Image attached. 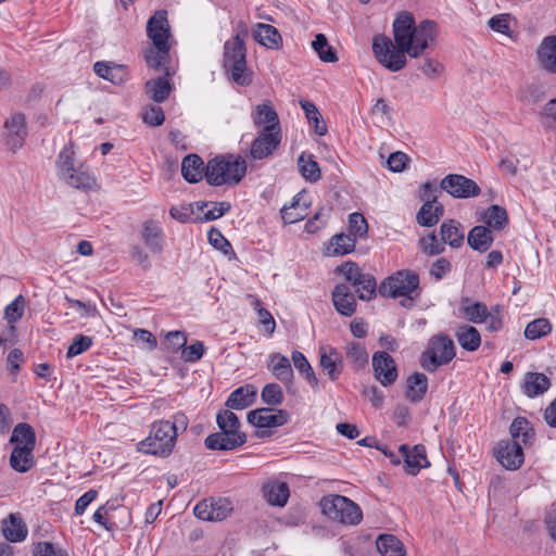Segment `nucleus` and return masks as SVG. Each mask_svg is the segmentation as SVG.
<instances>
[{"label": "nucleus", "mask_w": 556, "mask_h": 556, "mask_svg": "<svg viewBox=\"0 0 556 556\" xmlns=\"http://www.w3.org/2000/svg\"><path fill=\"white\" fill-rule=\"evenodd\" d=\"M393 40L379 34L372 38V53L379 64L390 72H399L407 64V56L417 59L435 42L437 24L430 20L415 23L413 14L400 13L392 25Z\"/></svg>", "instance_id": "f257e3e1"}, {"label": "nucleus", "mask_w": 556, "mask_h": 556, "mask_svg": "<svg viewBox=\"0 0 556 556\" xmlns=\"http://www.w3.org/2000/svg\"><path fill=\"white\" fill-rule=\"evenodd\" d=\"M216 422L220 431L205 439V446L208 450L230 451L245 443L247 435L240 431L239 418L229 408L217 413Z\"/></svg>", "instance_id": "f03ea898"}, {"label": "nucleus", "mask_w": 556, "mask_h": 556, "mask_svg": "<svg viewBox=\"0 0 556 556\" xmlns=\"http://www.w3.org/2000/svg\"><path fill=\"white\" fill-rule=\"evenodd\" d=\"M245 173V161L232 154L216 156L205 166V178L211 186L237 185Z\"/></svg>", "instance_id": "7ed1b4c3"}, {"label": "nucleus", "mask_w": 556, "mask_h": 556, "mask_svg": "<svg viewBox=\"0 0 556 556\" xmlns=\"http://www.w3.org/2000/svg\"><path fill=\"white\" fill-rule=\"evenodd\" d=\"M58 177L67 186L88 191L96 186V178L83 165L75 166V151L73 146H65L56 159Z\"/></svg>", "instance_id": "20e7f679"}, {"label": "nucleus", "mask_w": 556, "mask_h": 556, "mask_svg": "<svg viewBox=\"0 0 556 556\" xmlns=\"http://www.w3.org/2000/svg\"><path fill=\"white\" fill-rule=\"evenodd\" d=\"M378 291L383 298H405L401 304L407 306L408 302L410 305L412 301L420 293L419 276L409 269L397 270L381 282Z\"/></svg>", "instance_id": "39448f33"}, {"label": "nucleus", "mask_w": 556, "mask_h": 556, "mask_svg": "<svg viewBox=\"0 0 556 556\" xmlns=\"http://www.w3.org/2000/svg\"><path fill=\"white\" fill-rule=\"evenodd\" d=\"M175 432H170L167 420L152 422L149 435L137 444L140 453L159 457H168L176 445Z\"/></svg>", "instance_id": "423d86ee"}, {"label": "nucleus", "mask_w": 556, "mask_h": 556, "mask_svg": "<svg viewBox=\"0 0 556 556\" xmlns=\"http://www.w3.org/2000/svg\"><path fill=\"white\" fill-rule=\"evenodd\" d=\"M320 507L325 516L343 525H358L363 519L361 507L343 495L323 497Z\"/></svg>", "instance_id": "0eeeda50"}, {"label": "nucleus", "mask_w": 556, "mask_h": 556, "mask_svg": "<svg viewBox=\"0 0 556 556\" xmlns=\"http://www.w3.org/2000/svg\"><path fill=\"white\" fill-rule=\"evenodd\" d=\"M224 67L231 73L235 83L241 86L249 85L245 60V47L243 37L237 34L231 40H227L224 46Z\"/></svg>", "instance_id": "6e6552de"}, {"label": "nucleus", "mask_w": 556, "mask_h": 556, "mask_svg": "<svg viewBox=\"0 0 556 556\" xmlns=\"http://www.w3.org/2000/svg\"><path fill=\"white\" fill-rule=\"evenodd\" d=\"M455 355L453 341L445 334H438L429 340L427 349L420 356V365L425 370L433 372L448 364Z\"/></svg>", "instance_id": "1a4fd4ad"}, {"label": "nucleus", "mask_w": 556, "mask_h": 556, "mask_svg": "<svg viewBox=\"0 0 556 556\" xmlns=\"http://www.w3.org/2000/svg\"><path fill=\"white\" fill-rule=\"evenodd\" d=\"M440 188L456 199H468L480 194L479 186L470 178L458 174L446 175Z\"/></svg>", "instance_id": "9d476101"}, {"label": "nucleus", "mask_w": 556, "mask_h": 556, "mask_svg": "<svg viewBox=\"0 0 556 556\" xmlns=\"http://www.w3.org/2000/svg\"><path fill=\"white\" fill-rule=\"evenodd\" d=\"M232 506L227 498H208L199 502L193 513L195 517L204 521H220L231 513Z\"/></svg>", "instance_id": "9b49d317"}, {"label": "nucleus", "mask_w": 556, "mask_h": 556, "mask_svg": "<svg viewBox=\"0 0 556 556\" xmlns=\"http://www.w3.org/2000/svg\"><path fill=\"white\" fill-rule=\"evenodd\" d=\"M372 369L375 378L383 387L393 384L399 376L394 358L384 351L374 353Z\"/></svg>", "instance_id": "f8f14e48"}, {"label": "nucleus", "mask_w": 556, "mask_h": 556, "mask_svg": "<svg viewBox=\"0 0 556 556\" xmlns=\"http://www.w3.org/2000/svg\"><path fill=\"white\" fill-rule=\"evenodd\" d=\"M281 142V131L261 130L253 140L250 155L253 160H263L274 153Z\"/></svg>", "instance_id": "ddd939ff"}, {"label": "nucleus", "mask_w": 556, "mask_h": 556, "mask_svg": "<svg viewBox=\"0 0 556 556\" xmlns=\"http://www.w3.org/2000/svg\"><path fill=\"white\" fill-rule=\"evenodd\" d=\"M251 118L255 127L265 131H281L279 116L270 101L266 100L257 104L252 113Z\"/></svg>", "instance_id": "4468645a"}, {"label": "nucleus", "mask_w": 556, "mask_h": 556, "mask_svg": "<svg viewBox=\"0 0 556 556\" xmlns=\"http://www.w3.org/2000/svg\"><path fill=\"white\" fill-rule=\"evenodd\" d=\"M523 446L519 441H501L496 458L506 469L516 470L523 464Z\"/></svg>", "instance_id": "2eb2a0df"}, {"label": "nucleus", "mask_w": 556, "mask_h": 556, "mask_svg": "<svg viewBox=\"0 0 556 556\" xmlns=\"http://www.w3.org/2000/svg\"><path fill=\"white\" fill-rule=\"evenodd\" d=\"M147 35L154 46H170L169 24L166 11H156L148 21Z\"/></svg>", "instance_id": "dca6fc26"}, {"label": "nucleus", "mask_w": 556, "mask_h": 556, "mask_svg": "<svg viewBox=\"0 0 556 556\" xmlns=\"http://www.w3.org/2000/svg\"><path fill=\"white\" fill-rule=\"evenodd\" d=\"M248 421L257 428H276L288 421V413L283 409L257 408L248 414Z\"/></svg>", "instance_id": "f3484780"}, {"label": "nucleus", "mask_w": 556, "mask_h": 556, "mask_svg": "<svg viewBox=\"0 0 556 556\" xmlns=\"http://www.w3.org/2000/svg\"><path fill=\"white\" fill-rule=\"evenodd\" d=\"M318 353L319 366L331 381L338 380L343 370L342 356L338 350L330 345H324L319 348Z\"/></svg>", "instance_id": "a211bd4d"}, {"label": "nucleus", "mask_w": 556, "mask_h": 556, "mask_svg": "<svg viewBox=\"0 0 556 556\" xmlns=\"http://www.w3.org/2000/svg\"><path fill=\"white\" fill-rule=\"evenodd\" d=\"M399 453L404 458L405 468L409 475L415 476L421 468L430 465L424 445L418 444L410 448L407 444H402L399 447Z\"/></svg>", "instance_id": "6ab92c4d"}, {"label": "nucleus", "mask_w": 556, "mask_h": 556, "mask_svg": "<svg viewBox=\"0 0 556 556\" xmlns=\"http://www.w3.org/2000/svg\"><path fill=\"white\" fill-rule=\"evenodd\" d=\"M140 238L153 254L163 252L165 236L159 222L153 219L146 220L142 224Z\"/></svg>", "instance_id": "aec40b11"}, {"label": "nucleus", "mask_w": 556, "mask_h": 556, "mask_svg": "<svg viewBox=\"0 0 556 556\" xmlns=\"http://www.w3.org/2000/svg\"><path fill=\"white\" fill-rule=\"evenodd\" d=\"M4 127L8 130V144L12 150L21 148L27 135L25 116L22 113L13 114L7 119Z\"/></svg>", "instance_id": "412c9836"}, {"label": "nucleus", "mask_w": 556, "mask_h": 556, "mask_svg": "<svg viewBox=\"0 0 556 556\" xmlns=\"http://www.w3.org/2000/svg\"><path fill=\"white\" fill-rule=\"evenodd\" d=\"M332 302L341 315L352 316L356 311V301L348 285L336 286L332 291Z\"/></svg>", "instance_id": "4be33fe9"}, {"label": "nucleus", "mask_w": 556, "mask_h": 556, "mask_svg": "<svg viewBox=\"0 0 556 556\" xmlns=\"http://www.w3.org/2000/svg\"><path fill=\"white\" fill-rule=\"evenodd\" d=\"M94 73L114 85H123L128 80V70L125 65L108 63V62H96L93 65Z\"/></svg>", "instance_id": "5701e85b"}, {"label": "nucleus", "mask_w": 556, "mask_h": 556, "mask_svg": "<svg viewBox=\"0 0 556 556\" xmlns=\"http://www.w3.org/2000/svg\"><path fill=\"white\" fill-rule=\"evenodd\" d=\"M539 65L548 73L556 74V36H547L536 50Z\"/></svg>", "instance_id": "b1692460"}, {"label": "nucleus", "mask_w": 556, "mask_h": 556, "mask_svg": "<svg viewBox=\"0 0 556 556\" xmlns=\"http://www.w3.org/2000/svg\"><path fill=\"white\" fill-rule=\"evenodd\" d=\"M256 393L253 384H244L230 393L225 405L229 409H244L254 403Z\"/></svg>", "instance_id": "393cba45"}, {"label": "nucleus", "mask_w": 556, "mask_h": 556, "mask_svg": "<svg viewBox=\"0 0 556 556\" xmlns=\"http://www.w3.org/2000/svg\"><path fill=\"white\" fill-rule=\"evenodd\" d=\"M268 367L273 375L281 381L288 390L292 387L293 370L288 357L279 353L271 354Z\"/></svg>", "instance_id": "a878e982"}, {"label": "nucleus", "mask_w": 556, "mask_h": 556, "mask_svg": "<svg viewBox=\"0 0 556 556\" xmlns=\"http://www.w3.org/2000/svg\"><path fill=\"white\" fill-rule=\"evenodd\" d=\"M551 387V380L541 372H527L525 376L522 391L530 397H536L546 392Z\"/></svg>", "instance_id": "bb28decb"}, {"label": "nucleus", "mask_w": 556, "mask_h": 556, "mask_svg": "<svg viewBox=\"0 0 556 556\" xmlns=\"http://www.w3.org/2000/svg\"><path fill=\"white\" fill-rule=\"evenodd\" d=\"M440 235L443 244L459 248L464 243L465 235L459 222L455 219L444 220L440 226Z\"/></svg>", "instance_id": "cd10ccee"}, {"label": "nucleus", "mask_w": 556, "mask_h": 556, "mask_svg": "<svg viewBox=\"0 0 556 556\" xmlns=\"http://www.w3.org/2000/svg\"><path fill=\"white\" fill-rule=\"evenodd\" d=\"M444 214L443 205L438 201H426L419 208L416 220L420 226L432 227Z\"/></svg>", "instance_id": "c85d7f7f"}, {"label": "nucleus", "mask_w": 556, "mask_h": 556, "mask_svg": "<svg viewBox=\"0 0 556 556\" xmlns=\"http://www.w3.org/2000/svg\"><path fill=\"white\" fill-rule=\"evenodd\" d=\"M254 39L262 46L269 49H278L282 38L276 27L269 24L258 23L253 29Z\"/></svg>", "instance_id": "c756f323"}, {"label": "nucleus", "mask_w": 556, "mask_h": 556, "mask_svg": "<svg viewBox=\"0 0 556 556\" xmlns=\"http://www.w3.org/2000/svg\"><path fill=\"white\" fill-rule=\"evenodd\" d=\"M181 174L190 184L200 181L205 176L203 160L198 154H188L181 162Z\"/></svg>", "instance_id": "7c9ffc66"}, {"label": "nucleus", "mask_w": 556, "mask_h": 556, "mask_svg": "<svg viewBox=\"0 0 556 556\" xmlns=\"http://www.w3.org/2000/svg\"><path fill=\"white\" fill-rule=\"evenodd\" d=\"M467 242L472 250L486 252L493 243L492 231L485 226H475L468 232Z\"/></svg>", "instance_id": "2f4dec72"}, {"label": "nucleus", "mask_w": 556, "mask_h": 556, "mask_svg": "<svg viewBox=\"0 0 556 556\" xmlns=\"http://www.w3.org/2000/svg\"><path fill=\"white\" fill-rule=\"evenodd\" d=\"M264 496L269 504L275 506H285L288 502L290 492L286 482L268 481L263 485Z\"/></svg>", "instance_id": "473e14b6"}, {"label": "nucleus", "mask_w": 556, "mask_h": 556, "mask_svg": "<svg viewBox=\"0 0 556 556\" xmlns=\"http://www.w3.org/2000/svg\"><path fill=\"white\" fill-rule=\"evenodd\" d=\"M14 447L34 450L36 445V434L33 427L26 422L17 424L10 439Z\"/></svg>", "instance_id": "72a5a7b5"}, {"label": "nucleus", "mask_w": 556, "mask_h": 556, "mask_svg": "<svg viewBox=\"0 0 556 556\" xmlns=\"http://www.w3.org/2000/svg\"><path fill=\"white\" fill-rule=\"evenodd\" d=\"M2 532L8 541L15 543L24 541L28 530L18 516L11 514L8 519L3 521Z\"/></svg>", "instance_id": "f704fd0d"}, {"label": "nucleus", "mask_w": 556, "mask_h": 556, "mask_svg": "<svg viewBox=\"0 0 556 556\" xmlns=\"http://www.w3.org/2000/svg\"><path fill=\"white\" fill-rule=\"evenodd\" d=\"M428 390V378L425 374L415 372L407 378L406 397L410 402H419Z\"/></svg>", "instance_id": "c9c22d12"}, {"label": "nucleus", "mask_w": 556, "mask_h": 556, "mask_svg": "<svg viewBox=\"0 0 556 556\" xmlns=\"http://www.w3.org/2000/svg\"><path fill=\"white\" fill-rule=\"evenodd\" d=\"M168 75L169 73L166 70L165 76L146 83V92L153 101L163 102L168 98L172 91V86L167 78Z\"/></svg>", "instance_id": "e433bc0d"}, {"label": "nucleus", "mask_w": 556, "mask_h": 556, "mask_svg": "<svg viewBox=\"0 0 556 556\" xmlns=\"http://www.w3.org/2000/svg\"><path fill=\"white\" fill-rule=\"evenodd\" d=\"M455 338L459 345L469 352L478 350L481 344L479 331L469 325L459 326L455 331Z\"/></svg>", "instance_id": "4c0bfd02"}, {"label": "nucleus", "mask_w": 556, "mask_h": 556, "mask_svg": "<svg viewBox=\"0 0 556 556\" xmlns=\"http://www.w3.org/2000/svg\"><path fill=\"white\" fill-rule=\"evenodd\" d=\"M303 195L298 193L289 206L285 205L281 208V217L286 224H294L302 220L307 215V204L302 202Z\"/></svg>", "instance_id": "58836bf2"}, {"label": "nucleus", "mask_w": 556, "mask_h": 556, "mask_svg": "<svg viewBox=\"0 0 556 556\" xmlns=\"http://www.w3.org/2000/svg\"><path fill=\"white\" fill-rule=\"evenodd\" d=\"M34 450L13 447L10 465L17 472H27L35 464Z\"/></svg>", "instance_id": "ea45409f"}, {"label": "nucleus", "mask_w": 556, "mask_h": 556, "mask_svg": "<svg viewBox=\"0 0 556 556\" xmlns=\"http://www.w3.org/2000/svg\"><path fill=\"white\" fill-rule=\"evenodd\" d=\"M509 431L513 438L510 441H519L522 446L531 445L533 431L526 418H515L510 425Z\"/></svg>", "instance_id": "a19ab883"}, {"label": "nucleus", "mask_w": 556, "mask_h": 556, "mask_svg": "<svg viewBox=\"0 0 556 556\" xmlns=\"http://www.w3.org/2000/svg\"><path fill=\"white\" fill-rule=\"evenodd\" d=\"M355 243L356 239L351 235H336L331 238L327 247V254L331 256L348 254L354 250Z\"/></svg>", "instance_id": "79ce46f5"}, {"label": "nucleus", "mask_w": 556, "mask_h": 556, "mask_svg": "<svg viewBox=\"0 0 556 556\" xmlns=\"http://www.w3.org/2000/svg\"><path fill=\"white\" fill-rule=\"evenodd\" d=\"M298 167L302 177L309 181L316 182L320 179L321 173L318 163L313 159L312 154L301 153L298 159Z\"/></svg>", "instance_id": "37998d69"}, {"label": "nucleus", "mask_w": 556, "mask_h": 556, "mask_svg": "<svg viewBox=\"0 0 556 556\" xmlns=\"http://www.w3.org/2000/svg\"><path fill=\"white\" fill-rule=\"evenodd\" d=\"M377 549L382 556H404L402 542L392 534H381L377 539Z\"/></svg>", "instance_id": "c03bdc74"}, {"label": "nucleus", "mask_w": 556, "mask_h": 556, "mask_svg": "<svg viewBox=\"0 0 556 556\" xmlns=\"http://www.w3.org/2000/svg\"><path fill=\"white\" fill-rule=\"evenodd\" d=\"M486 227L491 230H502L508 224L507 211L500 205H491L483 215Z\"/></svg>", "instance_id": "a18cd8bd"}, {"label": "nucleus", "mask_w": 556, "mask_h": 556, "mask_svg": "<svg viewBox=\"0 0 556 556\" xmlns=\"http://www.w3.org/2000/svg\"><path fill=\"white\" fill-rule=\"evenodd\" d=\"M300 105L314 131L318 136H324L327 132V126L317 106L308 100H300Z\"/></svg>", "instance_id": "49530a36"}, {"label": "nucleus", "mask_w": 556, "mask_h": 556, "mask_svg": "<svg viewBox=\"0 0 556 556\" xmlns=\"http://www.w3.org/2000/svg\"><path fill=\"white\" fill-rule=\"evenodd\" d=\"M346 359L351 364V366L358 370L363 368L366 364H368V353L366 348L359 342H350L345 348Z\"/></svg>", "instance_id": "de8ad7c7"}, {"label": "nucleus", "mask_w": 556, "mask_h": 556, "mask_svg": "<svg viewBox=\"0 0 556 556\" xmlns=\"http://www.w3.org/2000/svg\"><path fill=\"white\" fill-rule=\"evenodd\" d=\"M170 46H151L144 51L147 65L160 70L167 62Z\"/></svg>", "instance_id": "09e8293b"}, {"label": "nucleus", "mask_w": 556, "mask_h": 556, "mask_svg": "<svg viewBox=\"0 0 556 556\" xmlns=\"http://www.w3.org/2000/svg\"><path fill=\"white\" fill-rule=\"evenodd\" d=\"M291 359L296 370L304 376L311 387L314 389L317 388L318 379L305 355L300 351H293Z\"/></svg>", "instance_id": "8fccbe9b"}, {"label": "nucleus", "mask_w": 556, "mask_h": 556, "mask_svg": "<svg viewBox=\"0 0 556 556\" xmlns=\"http://www.w3.org/2000/svg\"><path fill=\"white\" fill-rule=\"evenodd\" d=\"M26 303L24 295L20 294L5 306L3 317L10 325V329L12 331L15 329L14 324L21 320L24 316Z\"/></svg>", "instance_id": "3c124183"}, {"label": "nucleus", "mask_w": 556, "mask_h": 556, "mask_svg": "<svg viewBox=\"0 0 556 556\" xmlns=\"http://www.w3.org/2000/svg\"><path fill=\"white\" fill-rule=\"evenodd\" d=\"M312 48L323 62L333 63L338 61L337 52L328 43L324 34H317L315 36V39L312 41Z\"/></svg>", "instance_id": "603ef678"}, {"label": "nucleus", "mask_w": 556, "mask_h": 556, "mask_svg": "<svg viewBox=\"0 0 556 556\" xmlns=\"http://www.w3.org/2000/svg\"><path fill=\"white\" fill-rule=\"evenodd\" d=\"M462 311L466 318L475 324L483 323L489 313L485 304L480 302L469 303L468 299L463 300Z\"/></svg>", "instance_id": "864d4df0"}, {"label": "nucleus", "mask_w": 556, "mask_h": 556, "mask_svg": "<svg viewBox=\"0 0 556 556\" xmlns=\"http://www.w3.org/2000/svg\"><path fill=\"white\" fill-rule=\"evenodd\" d=\"M552 331V325L546 318H536L530 321L525 329V337L529 340H536L547 336Z\"/></svg>", "instance_id": "5fc2aeb1"}, {"label": "nucleus", "mask_w": 556, "mask_h": 556, "mask_svg": "<svg viewBox=\"0 0 556 556\" xmlns=\"http://www.w3.org/2000/svg\"><path fill=\"white\" fill-rule=\"evenodd\" d=\"M331 208L327 206L320 207L314 216L305 224V230L308 233H315L324 228L330 217Z\"/></svg>", "instance_id": "6e6d98bb"}, {"label": "nucleus", "mask_w": 556, "mask_h": 556, "mask_svg": "<svg viewBox=\"0 0 556 556\" xmlns=\"http://www.w3.org/2000/svg\"><path fill=\"white\" fill-rule=\"evenodd\" d=\"M354 288L361 300L369 301L375 296L377 291L376 279L370 274H366L359 285Z\"/></svg>", "instance_id": "4d7b16f0"}, {"label": "nucleus", "mask_w": 556, "mask_h": 556, "mask_svg": "<svg viewBox=\"0 0 556 556\" xmlns=\"http://www.w3.org/2000/svg\"><path fill=\"white\" fill-rule=\"evenodd\" d=\"M186 344L187 336L185 334V332L179 330L169 331L166 334L165 341L163 343L165 350L172 354L177 353L180 349L184 350Z\"/></svg>", "instance_id": "13d9d810"}, {"label": "nucleus", "mask_w": 556, "mask_h": 556, "mask_svg": "<svg viewBox=\"0 0 556 556\" xmlns=\"http://www.w3.org/2000/svg\"><path fill=\"white\" fill-rule=\"evenodd\" d=\"M261 396L264 403L271 406L279 405L283 401L282 389L278 383L266 384L262 390Z\"/></svg>", "instance_id": "bf43d9fd"}, {"label": "nucleus", "mask_w": 556, "mask_h": 556, "mask_svg": "<svg viewBox=\"0 0 556 556\" xmlns=\"http://www.w3.org/2000/svg\"><path fill=\"white\" fill-rule=\"evenodd\" d=\"M420 247L422 252L431 256L439 255L445 251L442 240L439 241L434 232L422 237L420 239Z\"/></svg>", "instance_id": "052dcab7"}, {"label": "nucleus", "mask_w": 556, "mask_h": 556, "mask_svg": "<svg viewBox=\"0 0 556 556\" xmlns=\"http://www.w3.org/2000/svg\"><path fill=\"white\" fill-rule=\"evenodd\" d=\"M338 269L345 277V279L353 285V287L358 286L362 278L366 275L361 270L357 264L353 262H346L342 264Z\"/></svg>", "instance_id": "680f3d73"}, {"label": "nucleus", "mask_w": 556, "mask_h": 556, "mask_svg": "<svg viewBox=\"0 0 556 556\" xmlns=\"http://www.w3.org/2000/svg\"><path fill=\"white\" fill-rule=\"evenodd\" d=\"M351 236L363 238L367 235L368 225L361 213H352L349 218Z\"/></svg>", "instance_id": "e2e57ef3"}, {"label": "nucleus", "mask_w": 556, "mask_h": 556, "mask_svg": "<svg viewBox=\"0 0 556 556\" xmlns=\"http://www.w3.org/2000/svg\"><path fill=\"white\" fill-rule=\"evenodd\" d=\"M208 208L205 212V217H198L200 222H211L222 217L230 210L229 202H208Z\"/></svg>", "instance_id": "0e129e2a"}, {"label": "nucleus", "mask_w": 556, "mask_h": 556, "mask_svg": "<svg viewBox=\"0 0 556 556\" xmlns=\"http://www.w3.org/2000/svg\"><path fill=\"white\" fill-rule=\"evenodd\" d=\"M208 242L217 250L222 251L224 254H228L229 251L232 250L229 241L223 236V233L216 229L212 228L207 232Z\"/></svg>", "instance_id": "69168bd1"}, {"label": "nucleus", "mask_w": 556, "mask_h": 556, "mask_svg": "<svg viewBox=\"0 0 556 556\" xmlns=\"http://www.w3.org/2000/svg\"><path fill=\"white\" fill-rule=\"evenodd\" d=\"M142 118L150 126H160L164 123L165 115L161 106L150 105L146 108Z\"/></svg>", "instance_id": "338daca9"}, {"label": "nucleus", "mask_w": 556, "mask_h": 556, "mask_svg": "<svg viewBox=\"0 0 556 556\" xmlns=\"http://www.w3.org/2000/svg\"><path fill=\"white\" fill-rule=\"evenodd\" d=\"M541 123L545 128H556V99L548 101L541 112Z\"/></svg>", "instance_id": "774afa93"}]
</instances>
